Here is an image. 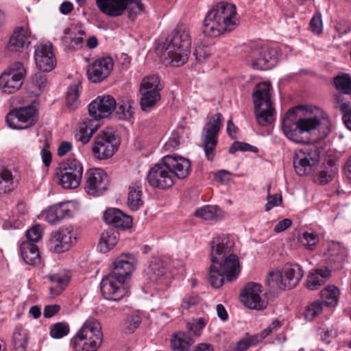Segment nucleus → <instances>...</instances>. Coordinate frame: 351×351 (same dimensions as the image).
<instances>
[{
	"label": "nucleus",
	"mask_w": 351,
	"mask_h": 351,
	"mask_svg": "<svg viewBox=\"0 0 351 351\" xmlns=\"http://www.w3.org/2000/svg\"><path fill=\"white\" fill-rule=\"evenodd\" d=\"M347 254V249L344 246L339 243L332 241L328 244L324 256L327 264L334 269H339L346 261Z\"/></svg>",
	"instance_id": "23"
},
{
	"label": "nucleus",
	"mask_w": 351,
	"mask_h": 351,
	"mask_svg": "<svg viewBox=\"0 0 351 351\" xmlns=\"http://www.w3.org/2000/svg\"><path fill=\"white\" fill-rule=\"evenodd\" d=\"M34 60L37 68L44 72H49L56 65V58L50 43H40L36 45L34 51Z\"/></svg>",
	"instance_id": "18"
},
{
	"label": "nucleus",
	"mask_w": 351,
	"mask_h": 351,
	"mask_svg": "<svg viewBox=\"0 0 351 351\" xmlns=\"http://www.w3.org/2000/svg\"><path fill=\"white\" fill-rule=\"evenodd\" d=\"M210 54V49L208 46H198L196 47L194 55L197 61H203L207 58Z\"/></svg>",
	"instance_id": "59"
},
{
	"label": "nucleus",
	"mask_w": 351,
	"mask_h": 351,
	"mask_svg": "<svg viewBox=\"0 0 351 351\" xmlns=\"http://www.w3.org/2000/svg\"><path fill=\"white\" fill-rule=\"evenodd\" d=\"M96 339V341H89L86 338L76 334L71 339V345L75 351H97L100 345L97 337Z\"/></svg>",
	"instance_id": "36"
},
{
	"label": "nucleus",
	"mask_w": 351,
	"mask_h": 351,
	"mask_svg": "<svg viewBox=\"0 0 351 351\" xmlns=\"http://www.w3.org/2000/svg\"><path fill=\"white\" fill-rule=\"evenodd\" d=\"M25 73L23 64L14 62L1 75L0 88L7 94L15 93L23 84Z\"/></svg>",
	"instance_id": "15"
},
{
	"label": "nucleus",
	"mask_w": 351,
	"mask_h": 351,
	"mask_svg": "<svg viewBox=\"0 0 351 351\" xmlns=\"http://www.w3.org/2000/svg\"><path fill=\"white\" fill-rule=\"evenodd\" d=\"M267 202L265 204V210L269 211L272 208L278 206L281 204L282 199L280 193L274 195L268 194L267 197Z\"/></svg>",
	"instance_id": "57"
},
{
	"label": "nucleus",
	"mask_w": 351,
	"mask_h": 351,
	"mask_svg": "<svg viewBox=\"0 0 351 351\" xmlns=\"http://www.w3.org/2000/svg\"><path fill=\"white\" fill-rule=\"evenodd\" d=\"M180 138L179 132L173 131L168 141L165 144L164 148L166 150L177 149L180 143Z\"/></svg>",
	"instance_id": "58"
},
{
	"label": "nucleus",
	"mask_w": 351,
	"mask_h": 351,
	"mask_svg": "<svg viewBox=\"0 0 351 351\" xmlns=\"http://www.w3.org/2000/svg\"><path fill=\"white\" fill-rule=\"evenodd\" d=\"M116 115L120 120H129L134 114V108L130 101H122L114 108Z\"/></svg>",
	"instance_id": "46"
},
{
	"label": "nucleus",
	"mask_w": 351,
	"mask_h": 351,
	"mask_svg": "<svg viewBox=\"0 0 351 351\" xmlns=\"http://www.w3.org/2000/svg\"><path fill=\"white\" fill-rule=\"evenodd\" d=\"M330 270L327 267L317 269L311 273L306 280V287L309 290L318 289L330 276Z\"/></svg>",
	"instance_id": "30"
},
{
	"label": "nucleus",
	"mask_w": 351,
	"mask_h": 351,
	"mask_svg": "<svg viewBox=\"0 0 351 351\" xmlns=\"http://www.w3.org/2000/svg\"><path fill=\"white\" fill-rule=\"evenodd\" d=\"M82 178V173H80L71 174L66 171H60V184L64 189H75L80 185Z\"/></svg>",
	"instance_id": "39"
},
{
	"label": "nucleus",
	"mask_w": 351,
	"mask_h": 351,
	"mask_svg": "<svg viewBox=\"0 0 351 351\" xmlns=\"http://www.w3.org/2000/svg\"><path fill=\"white\" fill-rule=\"evenodd\" d=\"M95 3L99 10L110 17L120 16L128 10V19L132 21L145 10L141 0H95Z\"/></svg>",
	"instance_id": "7"
},
{
	"label": "nucleus",
	"mask_w": 351,
	"mask_h": 351,
	"mask_svg": "<svg viewBox=\"0 0 351 351\" xmlns=\"http://www.w3.org/2000/svg\"><path fill=\"white\" fill-rule=\"evenodd\" d=\"M14 188L12 172L8 169L0 171V195L12 191Z\"/></svg>",
	"instance_id": "43"
},
{
	"label": "nucleus",
	"mask_w": 351,
	"mask_h": 351,
	"mask_svg": "<svg viewBox=\"0 0 351 351\" xmlns=\"http://www.w3.org/2000/svg\"><path fill=\"white\" fill-rule=\"evenodd\" d=\"M223 115L221 113L214 114L208 119L202 130L201 138L203 149L209 161H213L215 158L219 134L223 128Z\"/></svg>",
	"instance_id": "10"
},
{
	"label": "nucleus",
	"mask_w": 351,
	"mask_h": 351,
	"mask_svg": "<svg viewBox=\"0 0 351 351\" xmlns=\"http://www.w3.org/2000/svg\"><path fill=\"white\" fill-rule=\"evenodd\" d=\"M60 169V171H66V173H71V174H75V173H83L82 165L73 158H68Z\"/></svg>",
	"instance_id": "48"
},
{
	"label": "nucleus",
	"mask_w": 351,
	"mask_h": 351,
	"mask_svg": "<svg viewBox=\"0 0 351 351\" xmlns=\"http://www.w3.org/2000/svg\"><path fill=\"white\" fill-rule=\"evenodd\" d=\"M119 140L112 128H106L99 132L94 139L92 153L98 160L111 158L118 150Z\"/></svg>",
	"instance_id": "12"
},
{
	"label": "nucleus",
	"mask_w": 351,
	"mask_h": 351,
	"mask_svg": "<svg viewBox=\"0 0 351 351\" xmlns=\"http://www.w3.org/2000/svg\"><path fill=\"white\" fill-rule=\"evenodd\" d=\"M12 338L15 351H26L29 340L26 330L16 329L13 333Z\"/></svg>",
	"instance_id": "41"
},
{
	"label": "nucleus",
	"mask_w": 351,
	"mask_h": 351,
	"mask_svg": "<svg viewBox=\"0 0 351 351\" xmlns=\"http://www.w3.org/2000/svg\"><path fill=\"white\" fill-rule=\"evenodd\" d=\"M134 262L133 255H121L113 262V267L109 274L124 282L134 269Z\"/></svg>",
	"instance_id": "22"
},
{
	"label": "nucleus",
	"mask_w": 351,
	"mask_h": 351,
	"mask_svg": "<svg viewBox=\"0 0 351 351\" xmlns=\"http://www.w3.org/2000/svg\"><path fill=\"white\" fill-rule=\"evenodd\" d=\"M119 234V232L112 227H108L105 230L100 237L99 247L101 252L106 253L110 249L113 248L117 243Z\"/></svg>",
	"instance_id": "31"
},
{
	"label": "nucleus",
	"mask_w": 351,
	"mask_h": 351,
	"mask_svg": "<svg viewBox=\"0 0 351 351\" xmlns=\"http://www.w3.org/2000/svg\"><path fill=\"white\" fill-rule=\"evenodd\" d=\"M304 276V271L298 264H286L282 273L271 271L265 282L271 288L291 289L295 287Z\"/></svg>",
	"instance_id": "9"
},
{
	"label": "nucleus",
	"mask_w": 351,
	"mask_h": 351,
	"mask_svg": "<svg viewBox=\"0 0 351 351\" xmlns=\"http://www.w3.org/2000/svg\"><path fill=\"white\" fill-rule=\"evenodd\" d=\"M207 321L203 317L193 320L192 323H188V328L195 336L201 335L202 330L206 326Z\"/></svg>",
	"instance_id": "51"
},
{
	"label": "nucleus",
	"mask_w": 351,
	"mask_h": 351,
	"mask_svg": "<svg viewBox=\"0 0 351 351\" xmlns=\"http://www.w3.org/2000/svg\"><path fill=\"white\" fill-rule=\"evenodd\" d=\"M245 61L254 69L268 70L276 63V51L266 45L256 43L244 47Z\"/></svg>",
	"instance_id": "8"
},
{
	"label": "nucleus",
	"mask_w": 351,
	"mask_h": 351,
	"mask_svg": "<svg viewBox=\"0 0 351 351\" xmlns=\"http://www.w3.org/2000/svg\"><path fill=\"white\" fill-rule=\"evenodd\" d=\"M123 282L110 274L104 277L100 283V289L103 297L108 300H121L127 293L123 285Z\"/></svg>",
	"instance_id": "20"
},
{
	"label": "nucleus",
	"mask_w": 351,
	"mask_h": 351,
	"mask_svg": "<svg viewBox=\"0 0 351 351\" xmlns=\"http://www.w3.org/2000/svg\"><path fill=\"white\" fill-rule=\"evenodd\" d=\"M302 106L290 108L282 119V129L284 134L290 141L296 143L308 142V138L302 136L304 132L315 130L322 124V121L328 122V117L320 108L313 107L311 111L306 110L304 117L298 119V112L303 110Z\"/></svg>",
	"instance_id": "2"
},
{
	"label": "nucleus",
	"mask_w": 351,
	"mask_h": 351,
	"mask_svg": "<svg viewBox=\"0 0 351 351\" xmlns=\"http://www.w3.org/2000/svg\"><path fill=\"white\" fill-rule=\"evenodd\" d=\"M52 283L49 290L53 296L59 295L67 286L70 276L66 273H58L47 276Z\"/></svg>",
	"instance_id": "35"
},
{
	"label": "nucleus",
	"mask_w": 351,
	"mask_h": 351,
	"mask_svg": "<svg viewBox=\"0 0 351 351\" xmlns=\"http://www.w3.org/2000/svg\"><path fill=\"white\" fill-rule=\"evenodd\" d=\"M60 310V306L58 304L45 306L43 311V315L46 318H50L58 313Z\"/></svg>",
	"instance_id": "63"
},
{
	"label": "nucleus",
	"mask_w": 351,
	"mask_h": 351,
	"mask_svg": "<svg viewBox=\"0 0 351 351\" xmlns=\"http://www.w3.org/2000/svg\"><path fill=\"white\" fill-rule=\"evenodd\" d=\"M85 178L84 189L90 195H101L109 185L108 176L101 169L96 168L88 170L85 173Z\"/></svg>",
	"instance_id": "17"
},
{
	"label": "nucleus",
	"mask_w": 351,
	"mask_h": 351,
	"mask_svg": "<svg viewBox=\"0 0 351 351\" xmlns=\"http://www.w3.org/2000/svg\"><path fill=\"white\" fill-rule=\"evenodd\" d=\"M166 265L161 257H153L145 269V276L151 282H158L166 274Z\"/></svg>",
	"instance_id": "26"
},
{
	"label": "nucleus",
	"mask_w": 351,
	"mask_h": 351,
	"mask_svg": "<svg viewBox=\"0 0 351 351\" xmlns=\"http://www.w3.org/2000/svg\"><path fill=\"white\" fill-rule=\"evenodd\" d=\"M30 35L31 32L27 26L16 28L10 38L9 49L12 51H19L25 45L30 44L29 40Z\"/></svg>",
	"instance_id": "25"
},
{
	"label": "nucleus",
	"mask_w": 351,
	"mask_h": 351,
	"mask_svg": "<svg viewBox=\"0 0 351 351\" xmlns=\"http://www.w3.org/2000/svg\"><path fill=\"white\" fill-rule=\"evenodd\" d=\"M292 224L291 219L286 218L280 221L274 227L276 232H281L289 228Z\"/></svg>",
	"instance_id": "64"
},
{
	"label": "nucleus",
	"mask_w": 351,
	"mask_h": 351,
	"mask_svg": "<svg viewBox=\"0 0 351 351\" xmlns=\"http://www.w3.org/2000/svg\"><path fill=\"white\" fill-rule=\"evenodd\" d=\"M115 107L116 101L109 95L98 96L92 101L88 106L91 119H84L80 125L78 140L84 145L88 143L93 134L99 128L100 120L108 117Z\"/></svg>",
	"instance_id": "5"
},
{
	"label": "nucleus",
	"mask_w": 351,
	"mask_h": 351,
	"mask_svg": "<svg viewBox=\"0 0 351 351\" xmlns=\"http://www.w3.org/2000/svg\"><path fill=\"white\" fill-rule=\"evenodd\" d=\"M299 241L306 249L313 250L319 242L317 234L315 232H305L298 238Z\"/></svg>",
	"instance_id": "47"
},
{
	"label": "nucleus",
	"mask_w": 351,
	"mask_h": 351,
	"mask_svg": "<svg viewBox=\"0 0 351 351\" xmlns=\"http://www.w3.org/2000/svg\"><path fill=\"white\" fill-rule=\"evenodd\" d=\"M200 298L196 293H192L187 294L182 300L181 307L183 309H189L191 307L197 305L199 302Z\"/></svg>",
	"instance_id": "54"
},
{
	"label": "nucleus",
	"mask_w": 351,
	"mask_h": 351,
	"mask_svg": "<svg viewBox=\"0 0 351 351\" xmlns=\"http://www.w3.org/2000/svg\"><path fill=\"white\" fill-rule=\"evenodd\" d=\"M339 107L343 114L342 119L345 125L351 131V107L350 103L342 102Z\"/></svg>",
	"instance_id": "52"
},
{
	"label": "nucleus",
	"mask_w": 351,
	"mask_h": 351,
	"mask_svg": "<svg viewBox=\"0 0 351 351\" xmlns=\"http://www.w3.org/2000/svg\"><path fill=\"white\" fill-rule=\"evenodd\" d=\"M32 82L39 88V89H41L42 87L45 86L47 82V76L43 73L38 72L32 77Z\"/></svg>",
	"instance_id": "62"
},
{
	"label": "nucleus",
	"mask_w": 351,
	"mask_h": 351,
	"mask_svg": "<svg viewBox=\"0 0 351 351\" xmlns=\"http://www.w3.org/2000/svg\"><path fill=\"white\" fill-rule=\"evenodd\" d=\"M69 332V327L67 324L58 322L51 326L50 335L53 338L60 339L66 336Z\"/></svg>",
	"instance_id": "50"
},
{
	"label": "nucleus",
	"mask_w": 351,
	"mask_h": 351,
	"mask_svg": "<svg viewBox=\"0 0 351 351\" xmlns=\"http://www.w3.org/2000/svg\"><path fill=\"white\" fill-rule=\"evenodd\" d=\"M38 113L32 105L20 107L10 111L5 117L8 125L12 129L24 130L36 124Z\"/></svg>",
	"instance_id": "14"
},
{
	"label": "nucleus",
	"mask_w": 351,
	"mask_h": 351,
	"mask_svg": "<svg viewBox=\"0 0 351 351\" xmlns=\"http://www.w3.org/2000/svg\"><path fill=\"white\" fill-rule=\"evenodd\" d=\"M250 144L245 142L234 141L229 149V153L234 154L237 151L248 152Z\"/></svg>",
	"instance_id": "61"
},
{
	"label": "nucleus",
	"mask_w": 351,
	"mask_h": 351,
	"mask_svg": "<svg viewBox=\"0 0 351 351\" xmlns=\"http://www.w3.org/2000/svg\"><path fill=\"white\" fill-rule=\"evenodd\" d=\"M189 159L178 155H167L150 169L147 176L152 187L167 189L171 187L176 179H184L191 171Z\"/></svg>",
	"instance_id": "3"
},
{
	"label": "nucleus",
	"mask_w": 351,
	"mask_h": 351,
	"mask_svg": "<svg viewBox=\"0 0 351 351\" xmlns=\"http://www.w3.org/2000/svg\"><path fill=\"white\" fill-rule=\"evenodd\" d=\"M322 15L319 12H316L313 16L310 21V29L315 34H320L322 32Z\"/></svg>",
	"instance_id": "55"
},
{
	"label": "nucleus",
	"mask_w": 351,
	"mask_h": 351,
	"mask_svg": "<svg viewBox=\"0 0 351 351\" xmlns=\"http://www.w3.org/2000/svg\"><path fill=\"white\" fill-rule=\"evenodd\" d=\"M261 286L255 282L247 283L241 291L240 297L244 305L251 309L261 310L266 307V303L261 298Z\"/></svg>",
	"instance_id": "21"
},
{
	"label": "nucleus",
	"mask_w": 351,
	"mask_h": 351,
	"mask_svg": "<svg viewBox=\"0 0 351 351\" xmlns=\"http://www.w3.org/2000/svg\"><path fill=\"white\" fill-rule=\"evenodd\" d=\"M322 302L316 301L308 306L304 312V315L307 321L313 320L322 311Z\"/></svg>",
	"instance_id": "49"
},
{
	"label": "nucleus",
	"mask_w": 351,
	"mask_h": 351,
	"mask_svg": "<svg viewBox=\"0 0 351 351\" xmlns=\"http://www.w3.org/2000/svg\"><path fill=\"white\" fill-rule=\"evenodd\" d=\"M27 241L33 243L38 242L41 238V227L37 224L26 232Z\"/></svg>",
	"instance_id": "53"
},
{
	"label": "nucleus",
	"mask_w": 351,
	"mask_h": 351,
	"mask_svg": "<svg viewBox=\"0 0 351 351\" xmlns=\"http://www.w3.org/2000/svg\"><path fill=\"white\" fill-rule=\"evenodd\" d=\"M77 335L86 338L89 341H97V337L101 346L103 341V333L100 324L95 319L86 320Z\"/></svg>",
	"instance_id": "27"
},
{
	"label": "nucleus",
	"mask_w": 351,
	"mask_h": 351,
	"mask_svg": "<svg viewBox=\"0 0 351 351\" xmlns=\"http://www.w3.org/2000/svg\"><path fill=\"white\" fill-rule=\"evenodd\" d=\"M237 25L235 5L221 1L207 13L204 21L202 32L206 36L217 37L226 32L233 30Z\"/></svg>",
	"instance_id": "4"
},
{
	"label": "nucleus",
	"mask_w": 351,
	"mask_h": 351,
	"mask_svg": "<svg viewBox=\"0 0 351 351\" xmlns=\"http://www.w3.org/2000/svg\"><path fill=\"white\" fill-rule=\"evenodd\" d=\"M81 85L80 82H74L71 84L66 93V106L71 110H75L78 107L79 101V86Z\"/></svg>",
	"instance_id": "40"
},
{
	"label": "nucleus",
	"mask_w": 351,
	"mask_h": 351,
	"mask_svg": "<svg viewBox=\"0 0 351 351\" xmlns=\"http://www.w3.org/2000/svg\"><path fill=\"white\" fill-rule=\"evenodd\" d=\"M142 184L141 182L132 183L128 187L127 204L132 210H138L144 204Z\"/></svg>",
	"instance_id": "28"
},
{
	"label": "nucleus",
	"mask_w": 351,
	"mask_h": 351,
	"mask_svg": "<svg viewBox=\"0 0 351 351\" xmlns=\"http://www.w3.org/2000/svg\"><path fill=\"white\" fill-rule=\"evenodd\" d=\"M339 290L335 286H328L320 292V297L326 306H335L337 304Z\"/></svg>",
	"instance_id": "42"
},
{
	"label": "nucleus",
	"mask_w": 351,
	"mask_h": 351,
	"mask_svg": "<svg viewBox=\"0 0 351 351\" xmlns=\"http://www.w3.org/2000/svg\"><path fill=\"white\" fill-rule=\"evenodd\" d=\"M320 160V149L315 145H306L295 152L293 167L295 173L303 176L310 173L317 166Z\"/></svg>",
	"instance_id": "13"
},
{
	"label": "nucleus",
	"mask_w": 351,
	"mask_h": 351,
	"mask_svg": "<svg viewBox=\"0 0 351 351\" xmlns=\"http://www.w3.org/2000/svg\"><path fill=\"white\" fill-rule=\"evenodd\" d=\"M20 249L21 256L27 264L35 265L40 262V252L35 243L23 241Z\"/></svg>",
	"instance_id": "32"
},
{
	"label": "nucleus",
	"mask_w": 351,
	"mask_h": 351,
	"mask_svg": "<svg viewBox=\"0 0 351 351\" xmlns=\"http://www.w3.org/2000/svg\"><path fill=\"white\" fill-rule=\"evenodd\" d=\"M254 106H262L263 104H271L269 86L266 82H261L256 85L252 93Z\"/></svg>",
	"instance_id": "33"
},
{
	"label": "nucleus",
	"mask_w": 351,
	"mask_h": 351,
	"mask_svg": "<svg viewBox=\"0 0 351 351\" xmlns=\"http://www.w3.org/2000/svg\"><path fill=\"white\" fill-rule=\"evenodd\" d=\"M77 231L73 226L64 227L51 234L49 248L56 253L69 250L77 241Z\"/></svg>",
	"instance_id": "16"
},
{
	"label": "nucleus",
	"mask_w": 351,
	"mask_h": 351,
	"mask_svg": "<svg viewBox=\"0 0 351 351\" xmlns=\"http://www.w3.org/2000/svg\"><path fill=\"white\" fill-rule=\"evenodd\" d=\"M334 85L340 92L351 95V76L348 73L337 75L334 78Z\"/></svg>",
	"instance_id": "44"
},
{
	"label": "nucleus",
	"mask_w": 351,
	"mask_h": 351,
	"mask_svg": "<svg viewBox=\"0 0 351 351\" xmlns=\"http://www.w3.org/2000/svg\"><path fill=\"white\" fill-rule=\"evenodd\" d=\"M195 215L205 220H217L222 216V210L217 206L206 205L198 208Z\"/></svg>",
	"instance_id": "38"
},
{
	"label": "nucleus",
	"mask_w": 351,
	"mask_h": 351,
	"mask_svg": "<svg viewBox=\"0 0 351 351\" xmlns=\"http://www.w3.org/2000/svg\"><path fill=\"white\" fill-rule=\"evenodd\" d=\"M191 37L189 29L178 25L172 33L162 56L165 61L173 66L183 65L188 60L191 52Z\"/></svg>",
	"instance_id": "6"
},
{
	"label": "nucleus",
	"mask_w": 351,
	"mask_h": 351,
	"mask_svg": "<svg viewBox=\"0 0 351 351\" xmlns=\"http://www.w3.org/2000/svg\"><path fill=\"white\" fill-rule=\"evenodd\" d=\"M72 211L65 203L53 205L47 210L46 220L51 224L59 223L65 218L71 217Z\"/></svg>",
	"instance_id": "29"
},
{
	"label": "nucleus",
	"mask_w": 351,
	"mask_h": 351,
	"mask_svg": "<svg viewBox=\"0 0 351 351\" xmlns=\"http://www.w3.org/2000/svg\"><path fill=\"white\" fill-rule=\"evenodd\" d=\"M261 341V338H259L257 334L254 335L246 334L245 337L237 341L234 351H246L249 348L256 346Z\"/></svg>",
	"instance_id": "45"
},
{
	"label": "nucleus",
	"mask_w": 351,
	"mask_h": 351,
	"mask_svg": "<svg viewBox=\"0 0 351 351\" xmlns=\"http://www.w3.org/2000/svg\"><path fill=\"white\" fill-rule=\"evenodd\" d=\"M262 106H254V114L257 123L262 126L267 125L274 121V114L275 110L271 104H265V108H262Z\"/></svg>",
	"instance_id": "37"
},
{
	"label": "nucleus",
	"mask_w": 351,
	"mask_h": 351,
	"mask_svg": "<svg viewBox=\"0 0 351 351\" xmlns=\"http://www.w3.org/2000/svg\"><path fill=\"white\" fill-rule=\"evenodd\" d=\"M282 325V322L279 321L277 319H275L272 321L271 324L268 326L266 328H265L261 333L257 334L259 336V338H261V341L266 338L268 335H269L274 331L277 330L280 328Z\"/></svg>",
	"instance_id": "56"
},
{
	"label": "nucleus",
	"mask_w": 351,
	"mask_h": 351,
	"mask_svg": "<svg viewBox=\"0 0 351 351\" xmlns=\"http://www.w3.org/2000/svg\"><path fill=\"white\" fill-rule=\"evenodd\" d=\"M103 218L106 223L111 225V227L114 228L125 230L131 228L132 225V218L131 216L114 208L106 209Z\"/></svg>",
	"instance_id": "24"
},
{
	"label": "nucleus",
	"mask_w": 351,
	"mask_h": 351,
	"mask_svg": "<svg viewBox=\"0 0 351 351\" xmlns=\"http://www.w3.org/2000/svg\"><path fill=\"white\" fill-rule=\"evenodd\" d=\"M333 176L328 171L322 170L317 176L316 181L321 185H325L332 180Z\"/></svg>",
	"instance_id": "60"
},
{
	"label": "nucleus",
	"mask_w": 351,
	"mask_h": 351,
	"mask_svg": "<svg viewBox=\"0 0 351 351\" xmlns=\"http://www.w3.org/2000/svg\"><path fill=\"white\" fill-rule=\"evenodd\" d=\"M163 88L156 75L145 77L140 86V106L145 112H150L161 99L160 91Z\"/></svg>",
	"instance_id": "11"
},
{
	"label": "nucleus",
	"mask_w": 351,
	"mask_h": 351,
	"mask_svg": "<svg viewBox=\"0 0 351 351\" xmlns=\"http://www.w3.org/2000/svg\"><path fill=\"white\" fill-rule=\"evenodd\" d=\"M234 242L228 235H219L210 243V261L208 280L210 285L218 289L226 278L228 282L235 280L241 271L239 257L234 254Z\"/></svg>",
	"instance_id": "1"
},
{
	"label": "nucleus",
	"mask_w": 351,
	"mask_h": 351,
	"mask_svg": "<svg viewBox=\"0 0 351 351\" xmlns=\"http://www.w3.org/2000/svg\"><path fill=\"white\" fill-rule=\"evenodd\" d=\"M114 62L110 57L97 59L87 67V76L93 83H99L106 79L113 69Z\"/></svg>",
	"instance_id": "19"
},
{
	"label": "nucleus",
	"mask_w": 351,
	"mask_h": 351,
	"mask_svg": "<svg viewBox=\"0 0 351 351\" xmlns=\"http://www.w3.org/2000/svg\"><path fill=\"white\" fill-rule=\"evenodd\" d=\"M193 343L189 334L178 332L171 336V348L172 351H189Z\"/></svg>",
	"instance_id": "34"
}]
</instances>
